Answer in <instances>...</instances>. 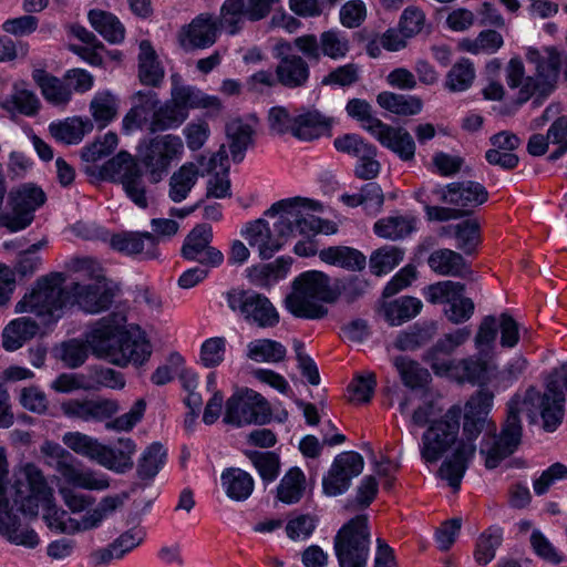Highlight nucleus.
<instances>
[{
	"mask_svg": "<svg viewBox=\"0 0 567 567\" xmlns=\"http://www.w3.org/2000/svg\"><path fill=\"white\" fill-rule=\"evenodd\" d=\"M135 103L125 114L122 122L123 131L130 133L134 130H148V114L159 104L158 95L153 91H138L134 95Z\"/></svg>",
	"mask_w": 567,
	"mask_h": 567,
	"instance_id": "obj_27",
	"label": "nucleus"
},
{
	"mask_svg": "<svg viewBox=\"0 0 567 567\" xmlns=\"http://www.w3.org/2000/svg\"><path fill=\"white\" fill-rule=\"evenodd\" d=\"M504 44L503 37L495 30H483L474 40H464L461 48L470 53H494Z\"/></svg>",
	"mask_w": 567,
	"mask_h": 567,
	"instance_id": "obj_58",
	"label": "nucleus"
},
{
	"mask_svg": "<svg viewBox=\"0 0 567 567\" xmlns=\"http://www.w3.org/2000/svg\"><path fill=\"white\" fill-rule=\"evenodd\" d=\"M49 131L56 141L78 144L85 134L93 131V122L90 118L71 117L63 122L51 123Z\"/></svg>",
	"mask_w": 567,
	"mask_h": 567,
	"instance_id": "obj_37",
	"label": "nucleus"
},
{
	"mask_svg": "<svg viewBox=\"0 0 567 567\" xmlns=\"http://www.w3.org/2000/svg\"><path fill=\"white\" fill-rule=\"evenodd\" d=\"M306 489V476L298 467L290 468L277 487V498L285 504L298 503Z\"/></svg>",
	"mask_w": 567,
	"mask_h": 567,
	"instance_id": "obj_47",
	"label": "nucleus"
},
{
	"mask_svg": "<svg viewBox=\"0 0 567 567\" xmlns=\"http://www.w3.org/2000/svg\"><path fill=\"white\" fill-rule=\"evenodd\" d=\"M220 480L227 496L234 501H245L254 491L251 475L240 468L231 467L225 470L221 473Z\"/></svg>",
	"mask_w": 567,
	"mask_h": 567,
	"instance_id": "obj_39",
	"label": "nucleus"
},
{
	"mask_svg": "<svg viewBox=\"0 0 567 567\" xmlns=\"http://www.w3.org/2000/svg\"><path fill=\"white\" fill-rule=\"evenodd\" d=\"M63 444L74 453L99 463L102 446L96 439L82 432H66L62 436Z\"/></svg>",
	"mask_w": 567,
	"mask_h": 567,
	"instance_id": "obj_50",
	"label": "nucleus"
},
{
	"mask_svg": "<svg viewBox=\"0 0 567 567\" xmlns=\"http://www.w3.org/2000/svg\"><path fill=\"white\" fill-rule=\"evenodd\" d=\"M403 259V251L396 247L385 246L375 250L370 257L371 272L381 276L390 272Z\"/></svg>",
	"mask_w": 567,
	"mask_h": 567,
	"instance_id": "obj_59",
	"label": "nucleus"
},
{
	"mask_svg": "<svg viewBox=\"0 0 567 567\" xmlns=\"http://www.w3.org/2000/svg\"><path fill=\"white\" fill-rule=\"evenodd\" d=\"M199 176V169L194 163H185L169 178V198L179 203L188 196Z\"/></svg>",
	"mask_w": 567,
	"mask_h": 567,
	"instance_id": "obj_41",
	"label": "nucleus"
},
{
	"mask_svg": "<svg viewBox=\"0 0 567 567\" xmlns=\"http://www.w3.org/2000/svg\"><path fill=\"white\" fill-rule=\"evenodd\" d=\"M39 330V323L30 317L13 319L2 330V348L8 352L17 351L33 339Z\"/></svg>",
	"mask_w": 567,
	"mask_h": 567,
	"instance_id": "obj_26",
	"label": "nucleus"
},
{
	"mask_svg": "<svg viewBox=\"0 0 567 567\" xmlns=\"http://www.w3.org/2000/svg\"><path fill=\"white\" fill-rule=\"evenodd\" d=\"M526 60L534 65L533 75H525V66L519 58H512L506 66V82L511 89H518L516 103L523 105L530 99L540 105L558 86L560 53L554 47L543 51L529 48Z\"/></svg>",
	"mask_w": 567,
	"mask_h": 567,
	"instance_id": "obj_4",
	"label": "nucleus"
},
{
	"mask_svg": "<svg viewBox=\"0 0 567 567\" xmlns=\"http://www.w3.org/2000/svg\"><path fill=\"white\" fill-rule=\"evenodd\" d=\"M188 113L186 111H179L169 101L152 110V116L148 123V132L157 133L167 130L176 128L187 118Z\"/></svg>",
	"mask_w": 567,
	"mask_h": 567,
	"instance_id": "obj_43",
	"label": "nucleus"
},
{
	"mask_svg": "<svg viewBox=\"0 0 567 567\" xmlns=\"http://www.w3.org/2000/svg\"><path fill=\"white\" fill-rule=\"evenodd\" d=\"M218 21L210 13H200L177 32V42L185 51L210 48L217 41Z\"/></svg>",
	"mask_w": 567,
	"mask_h": 567,
	"instance_id": "obj_18",
	"label": "nucleus"
},
{
	"mask_svg": "<svg viewBox=\"0 0 567 567\" xmlns=\"http://www.w3.org/2000/svg\"><path fill=\"white\" fill-rule=\"evenodd\" d=\"M226 133L230 141L229 148L233 161L241 162L245 151L251 143V127L240 120H234L227 124Z\"/></svg>",
	"mask_w": 567,
	"mask_h": 567,
	"instance_id": "obj_51",
	"label": "nucleus"
},
{
	"mask_svg": "<svg viewBox=\"0 0 567 567\" xmlns=\"http://www.w3.org/2000/svg\"><path fill=\"white\" fill-rule=\"evenodd\" d=\"M360 80V66L355 63L340 65L321 80L324 86L349 87Z\"/></svg>",
	"mask_w": 567,
	"mask_h": 567,
	"instance_id": "obj_64",
	"label": "nucleus"
},
{
	"mask_svg": "<svg viewBox=\"0 0 567 567\" xmlns=\"http://www.w3.org/2000/svg\"><path fill=\"white\" fill-rule=\"evenodd\" d=\"M101 177L120 183L126 196L140 208H147L151 196L146 189L143 172L137 159L125 151H121L109 159L101 168Z\"/></svg>",
	"mask_w": 567,
	"mask_h": 567,
	"instance_id": "obj_8",
	"label": "nucleus"
},
{
	"mask_svg": "<svg viewBox=\"0 0 567 567\" xmlns=\"http://www.w3.org/2000/svg\"><path fill=\"white\" fill-rule=\"evenodd\" d=\"M321 55H326L332 60L344 58L349 50V41L340 32L329 30L320 34Z\"/></svg>",
	"mask_w": 567,
	"mask_h": 567,
	"instance_id": "obj_63",
	"label": "nucleus"
},
{
	"mask_svg": "<svg viewBox=\"0 0 567 567\" xmlns=\"http://www.w3.org/2000/svg\"><path fill=\"white\" fill-rule=\"evenodd\" d=\"M453 369L460 374L461 380L484 384L491 380L495 367L486 360L468 358L458 361Z\"/></svg>",
	"mask_w": 567,
	"mask_h": 567,
	"instance_id": "obj_49",
	"label": "nucleus"
},
{
	"mask_svg": "<svg viewBox=\"0 0 567 567\" xmlns=\"http://www.w3.org/2000/svg\"><path fill=\"white\" fill-rule=\"evenodd\" d=\"M18 516L10 505L0 508V534L10 543L34 548L39 544V537L33 529H19Z\"/></svg>",
	"mask_w": 567,
	"mask_h": 567,
	"instance_id": "obj_32",
	"label": "nucleus"
},
{
	"mask_svg": "<svg viewBox=\"0 0 567 567\" xmlns=\"http://www.w3.org/2000/svg\"><path fill=\"white\" fill-rule=\"evenodd\" d=\"M564 390L567 391V364H561L550 373L544 393L529 388L523 399L519 395L511 399L501 434L487 435L482 442L481 453L485 455L487 468L497 467L520 444L522 424L518 414L523 408L529 413L539 411L545 431L554 432L557 429L564 415Z\"/></svg>",
	"mask_w": 567,
	"mask_h": 567,
	"instance_id": "obj_1",
	"label": "nucleus"
},
{
	"mask_svg": "<svg viewBox=\"0 0 567 567\" xmlns=\"http://www.w3.org/2000/svg\"><path fill=\"white\" fill-rule=\"evenodd\" d=\"M90 113L102 130L117 116L118 100L109 91L97 92L90 102Z\"/></svg>",
	"mask_w": 567,
	"mask_h": 567,
	"instance_id": "obj_44",
	"label": "nucleus"
},
{
	"mask_svg": "<svg viewBox=\"0 0 567 567\" xmlns=\"http://www.w3.org/2000/svg\"><path fill=\"white\" fill-rule=\"evenodd\" d=\"M269 402L258 392L245 389L226 401L223 421L237 427L248 424H266L271 419Z\"/></svg>",
	"mask_w": 567,
	"mask_h": 567,
	"instance_id": "obj_10",
	"label": "nucleus"
},
{
	"mask_svg": "<svg viewBox=\"0 0 567 567\" xmlns=\"http://www.w3.org/2000/svg\"><path fill=\"white\" fill-rule=\"evenodd\" d=\"M372 136L385 148L393 152L403 162H410L415 156V142L412 135L401 126L386 123L379 125Z\"/></svg>",
	"mask_w": 567,
	"mask_h": 567,
	"instance_id": "obj_23",
	"label": "nucleus"
},
{
	"mask_svg": "<svg viewBox=\"0 0 567 567\" xmlns=\"http://www.w3.org/2000/svg\"><path fill=\"white\" fill-rule=\"evenodd\" d=\"M183 151L184 143L178 135H157L140 145L137 163L145 169L148 181L157 184L168 174L172 163Z\"/></svg>",
	"mask_w": 567,
	"mask_h": 567,
	"instance_id": "obj_7",
	"label": "nucleus"
},
{
	"mask_svg": "<svg viewBox=\"0 0 567 567\" xmlns=\"http://www.w3.org/2000/svg\"><path fill=\"white\" fill-rule=\"evenodd\" d=\"M341 285L319 270L300 274L291 284L285 298L286 309L296 318L318 320L328 315L323 303H333L341 295Z\"/></svg>",
	"mask_w": 567,
	"mask_h": 567,
	"instance_id": "obj_5",
	"label": "nucleus"
},
{
	"mask_svg": "<svg viewBox=\"0 0 567 567\" xmlns=\"http://www.w3.org/2000/svg\"><path fill=\"white\" fill-rule=\"evenodd\" d=\"M22 476L23 481L19 480L16 485V504H19L20 511L30 517H35L41 507L47 526L60 534L74 535L99 528L121 505L117 496H106L95 508L89 509L78 519L53 503V491L37 465L25 464Z\"/></svg>",
	"mask_w": 567,
	"mask_h": 567,
	"instance_id": "obj_2",
	"label": "nucleus"
},
{
	"mask_svg": "<svg viewBox=\"0 0 567 567\" xmlns=\"http://www.w3.org/2000/svg\"><path fill=\"white\" fill-rule=\"evenodd\" d=\"M179 111L188 109H210L219 110L220 102L215 96L204 94L202 91L187 86L175 84L172 89V99L168 100Z\"/></svg>",
	"mask_w": 567,
	"mask_h": 567,
	"instance_id": "obj_30",
	"label": "nucleus"
},
{
	"mask_svg": "<svg viewBox=\"0 0 567 567\" xmlns=\"http://www.w3.org/2000/svg\"><path fill=\"white\" fill-rule=\"evenodd\" d=\"M87 391H95L101 388L121 389L125 381L122 374L111 368L92 367L85 374Z\"/></svg>",
	"mask_w": 567,
	"mask_h": 567,
	"instance_id": "obj_55",
	"label": "nucleus"
},
{
	"mask_svg": "<svg viewBox=\"0 0 567 567\" xmlns=\"http://www.w3.org/2000/svg\"><path fill=\"white\" fill-rule=\"evenodd\" d=\"M503 534L501 529H487L477 539L474 551L475 560L480 565H487L495 557L496 549L501 546Z\"/></svg>",
	"mask_w": 567,
	"mask_h": 567,
	"instance_id": "obj_61",
	"label": "nucleus"
},
{
	"mask_svg": "<svg viewBox=\"0 0 567 567\" xmlns=\"http://www.w3.org/2000/svg\"><path fill=\"white\" fill-rule=\"evenodd\" d=\"M413 229L414 218L408 216H389L374 224L377 235L392 240L410 235Z\"/></svg>",
	"mask_w": 567,
	"mask_h": 567,
	"instance_id": "obj_52",
	"label": "nucleus"
},
{
	"mask_svg": "<svg viewBox=\"0 0 567 567\" xmlns=\"http://www.w3.org/2000/svg\"><path fill=\"white\" fill-rule=\"evenodd\" d=\"M319 258L326 264L351 271H360L364 269L367 264L365 256L361 251L348 246L323 248L319 251Z\"/></svg>",
	"mask_w": 567,
	"mask_h": 567,
	"instance_id": "obj_35",
	"label": "nucleus"
},
{
	"mask_svg": "<svg viewBox=\"0 0 567 567\" xmlns=\"http://www.w3.org/2000/svg\"><path fill=\"white\" fill-rule=\"evenodd\" d=\"M69 306H79L89 313H99L111 307L115 297V289L104 276H97L93 284L82 285L72 282L68 285Z\"/></svg>",
	"mask_w": 567,
	"mask_h": 567,
	"instance_id": "obj_15",
	"label": "nucleus"
},
{
	"mask_svg": "<svg viewBox=\"0 0 567 567\" xmlns=\"http://www.w3.org/2000/svg\"><path fill=\"white\" fill-rule=\"evenodd\" d=\"M44 192L32 184H24L9 193L10 218L6 228L12 233L27 228L34 218V212L45 202Z\"/></svg>",
	"mask_w": 567,
	"mask_h": 567,
	"instance_id": "obj_14",
	"label": "nucleus"
},
{
	"mask_svg": "<svg viewBox=\"0 0 567 567\" xmlns=\"http://www.w3.org/2000/svg\"><path fill=\"white\" fill-rule=\"evenodd\" d=\"M32 79L40 87L47 102L54 106L65 107L72 99V90L63 80L37 69L32 72Z\"/></svg>",
	"mask_w": 567,
	"mask_h": 567,
	"instance_id": "obj_29",
	"label": "nucleus"
},
{
	"mask_svg": "<svg viewBox=\"0 0 567 567\" xmlns=\"http://www.w3.org/2000/svg\"><path fill=\"white\" fill-rule=\"evenodd\" d=\"M436 333V326L433 322L414 324L408 330L401 331L392 343L399 351H414L429 343Z\"/></svg>",
	"mask_w": 567,
	"mask_h": 567,
	"instance_id": "obj_40",
	"label": "nucleus"
},
{
	"mask_svg": "<svg viewBox=\"0 0 567 567\" xmlns=\"http://www.w3.org/2000/svg\"><path fill=\"white\" fill-rule=\"evenodd\" d=\"M427 262L430 268L441 276L470 278L473 274L463 256L447 248L434 250Z\"/></svg>",
	"mask_w": 567,
	"mask_h": 567,
	"instance_id": "obj_28",
	"label": "nucleus"
},
{
	"mask_svg": "<svg viewBox=\"0 0 567 567\" xmlns=\"http://www.w3.org/2000/svg\"><path fill=\"white\" fill-rule=\"evenodd\" d=\"M369 545L368 518L364 515L355 516L334 537V550L340 567H367Z\"/></svg>",
	"mask_w": 567,
	"mask_h": 567,
	"instance_id": "obj_9",
	"label": "nucleus"
},
{
	"mask_svg": "<svg viewBox=\"0 0 567 567\" xmlns=\"http://www.w3.org/2000/svg\"><path fill=\"white\" fill-rule=\"evenodd\" d=\"M289 42H281L277 45L278 63L275 69L278 84L287 89L303 87L310 78V68L305 58L290 51Z\"/></svg>",
	"mask_w": 567,
	"mask_h": 567,
	"instance_id": "obj_20",
	"label": "nucleus"
},
{
	"mask_svg": "<svg viewBox=\"0 0 567 567\" xmlns=\"http://www.w3.org/2000/svg\"><path fill=\"white\" fill-rule=\"evenodd\" d=\"M436 193L442 202L464 208L482 205L488 197L485 187L472 181L451 183L445 189H439Z\"/></svg>",
	"mask_w": 567,
	"mask_h": 567,
	"instance_id": "obj_24",
	"label": "nucleus"
},
{
	"mask_svg": "<svg viewBox=\"0 0 567 567\" xmlns=\"http://www.w3.org/2000/svg\"><path fill=\"white\" fill-rule=\"evenodd\" d=\"M231 310L238 311L248 323L259 328H272L279 322V313L271 301L264 295L234 289L227 293Z\"/></svg>",
	"mask_w": 567,
	"mask_h": 567,
	"instance_id": "obj_12",
	"label": "nucleus"
},
{
	"mask_svg": "<svg viewBox=\"0 0 567 567\" xmlns=\"http://www.w3.org/2000/svg\"><path fill=\"white\" fill-rule=\"evenodd\" d=\"M423 303L420 299L411 296H403L383 305V312L391 326H401L416 317L422 310Z\"/></svg>",
	"mask_w": 567,
	"mask_h": 567,
	"instance_id": "obj_38",
	"label": "nucleus"
},
{
	"mask_svg": "<svg viewBox=\"0 0 567 567\" xmlns=\"http://www.w3.org/2000/svg\"><path fill=\"white\" fill-rule=\"evenodd\" d=\"M166 452L159 443L151 444L143 453L138 466L137 474L142 480L153 478L164 464Z\"/></svg>",
	"mask_w": 567,
	"mask_h": 567,
	"instance_id": "obj_60",
	"label": "nucleus"
},
{
	"mask_svg": "<svg viewBox=\"0 0 567 567\" xmlns=\"http://www.w3.org/2000/svg\"><path fill=\"white\" fill-rule=\"evenodd\" d=\"M377 102L382 109L403 116L415 115L422 109V102L419 97L392 92H381L377 96Z\"/></svg>",
	"mask_w": 567,
	"mask_h": 567,
	"instance_id": "obj_48",
	"label": "nucleus"
},
{
	"mask_svg": "<svg viewBox=\"0 0 567 567\" xmlns=\"http://www.w3.org/2000/svg\"><path fill=\"white\" fill-rule=\"evenodd\" d=\"M91 25L106 41L120 43L125 38V28L121 21L111 12L93 9L87 14Z\"/></svg>",
	"mask_w": 567,
	"mask_h": 567,
	"instance_id": "obj_42",
	"label": "nucleus"
},
{
	"mask_svg": "<svg viewBox=\"0 0 567 567\" xmlns=\"http://www.w3.org/2000/svg\"><path fill=\"white\" fill-rule=\"evenodd\" d=\"M138 49L140 81L148 86H158L164 79V69L155 49L148 40H142Z\"/></svg>",
	"mask_w": 567,
	"mask_h": 567,
	"instance_id": "obj_34",
	"label": "nucleus"
},
{
	"mask_svg": "<svg viewBox=\"0 0 567 567\" xmlns=\"http://www.w3.org/2000/svg\"><path fill=\"white\" fill-rule=\"evenodd\" d=\"M125 322L122 313H111L91 327L85 342L94 355L115 365L143 364L151 357L152 347L140 332L127 331Z\"/></svg>",
	"mask_w": 567,
	"mask_h": 567,
	"instance_id": "obj_3",
	"label": "nucleus"
},
{
	"mask_svg": "<svg viewBox=\"0 0 567 567\" xmlns=\"http://www.w3.org/2000/svg\"><path fill=\"white\" fill-rule=\"evenodd\" d=\"M460 431V414L449 410L440 420L432 421L424 431L420 454L425 463H436L455 443Z\"/></svg>",
	"mask_w": 567,
	"mask_h": 567,
	"instance_id": "obj_11",
	"label": "nucleus"
},
{
	"mask_svg": "<svg viewBox=\"0 0 567 567\" xmlns=\"http://www.w3.org/2000/svg\"><path fill=\"white\" fill-rule=\"evenodd\" d=\"M246 239L251 247H257L262 259H269L282 247L287 235L280 231L279 219L274 225V230L267 221L258 219L247 226Z\"/></svg>",
	"mask_w": 567,
	"mask_h": 567,
	"instance_id": "obj_22",
	"label": "nucleus"
},
{
	"mask_svg": "<svg viewBox=\"0 0 567 567\" xmlns=\"http://www.w3.org/2000/svg\"><path fill=\"white\" fill-rule=\"evenodd\" d=\"M136 451V445L133 440L121 437L115 447L107 445L102 446L99 464L117 472H124L133 467V455Z\"/></svg>",
	"mask_w": 567,
	"mask_h": 567,
	"instance_id": "obj_33",
	"label": "nucleus"
},
{
	"mask_svg": "<svg viewBox=\"0 0 567 567\" xmlns=\"http://www.w3.org/2000/svg\"><path fill=\"white\" fill-rule=\"evenodd\" d=\"M330 127V121L316 110L295 116L293 136L302 141L320 137Z\"/></svg>",
	"mask_w": 567,
	"mask_h": 567,
	"instance_id": "obj_36",
	"label": "nucleus"
},
{
	"mask_svg": "<svg viewBox=\"0 0 567 567\" xmlns=\"http://www.w3.org/2000/svg\"><path fill=\"white\" fill-rule=\"evenodd\" d=\"M349 116L355 118L361 123L362 128L371 135L379 128L383 122L372 115L371 105L361 99H352L346 106Z\"/></svg>",
	"mask_w": 567,
	"mask_h": 567,
	"instance_id": "obj_62",
	"label": "nucleus"
},
{
	"mask_svg": "<svg viewBox=\"0 0 567 567\" xmlns=\"http://www.w3.org/2000/svg\"><path fill=\"white\" fill-rule=\"evenodd\" d=\"M475 76L473 62L470 59L462 58L446 73L444 87L452 93L466 91L472 86Z\"/></svg>",
	"mask_w": 567,
	"mask_h": 567,
	"instance_id": "obj_46",
	"label": "nucleus"
},
{
	"mask_svg": "<svg viewBox=\"0 0 567 567\" xmlns=\"http://www.w3.org/2000/svg\"><path fill=\"white\" fill-rule=\"evenodd\" d=\"M63 272H50L38 278L32 289L16 303L17 313H32L44 324L56 322L69 306L68 285Z\"/></svg>",
	"mask_w": 567,
	"mask_h": 567,
	"instance_id": "obj_6",
	"label": "nucleus"
},
{
	"mask_svg": "<svg viewBox=\"0 0 567 567\" xmlns=\"http://www.w3.org/2000/svg\"><path fill=\"white\" fill-rule=\"evenodd\" d=\"M475 445L460 443L452 457L441 465L439 473L446 480L453 489H458L462 477L467 468L468 461L474 456Z\"/></svg>",
	"mask_w": 567,
	"mask_h": 567,
	"instance_id": "obj_31",
	"label": "nucleus"
},
{
	"mask_svg": "<svg viewBox=\"0 0 567 567\" xmlns=\"http://www.w3.org/2000/svg\"><path fill=\"white\" fill-rule=\"evenodd\" d=\"M364 467L363 457L353 451L338 454L327 475L322 480L323 493L328 496H338L347 492L351 480L361 474Z\"/></svg>",
	"mask_w": 567,
	"mask_h": 567,
	"instance_id": "obj_16",
	"label": "nucleus"
},
{
	"mask_svg": "<svg viewBox=\"0 0 567 567\" xmlns=\"http://www.w3.org/2000/svg\"><path fill=\"white\" fill-rule=\"evenodd\" d=\"M465 286L457 281H440L427 287L426 299L431 303L451 305L463 297Z\"/></svg>",
	"mask_w": 567,
	"mask_h": 567,
	"instance_id": "obj_57",
	"label": "nucleus"
},
{
	"mask_svg": "<svg viewBox=\"0 0 567 567\" xmlns=\"http://www.w3.org/2000/svg\"><path fill=\"white\" fill-rule=\"evenodd\" d=\"M7 104H11L14 110L27 116L35 115L41 105L37 94L29 90L23 82L14 83Z\"/></svg>",
	"mask_w": 567,
	"mask_h": 567,
	"instance_id": "obj_54",
	"label": "nucleus"
},
{
	"mask_svg": "<svg viewBox=\"0 0 567 567\" xmlns=\"http://www.w3.org/2000/svg\"><path fill=\"white\" fill-rule=\"evenodd\" d=\"M158 239L151 233L121 231L111 236L110 246L126 256L152 260L159 256Z\"/></svg>",
	"mask_w": 567,
	"mask_h": 567,
	"instance_id": "obj_21",
	"label": "nucleus"
},
{
	"mask_svg": "<svg viewBox=\"0 0 567 567\" xmlns=\"http://www.w3.org/2000/svg\"><path fill=\"white\" fill-rule=\"evenodd\" d=\"M392 362L403 384L408 388H422L431 378L426 369L422 368L419 362L410 359L409 357L398 355L393 358Z\"/></svg>",
	"mask_w": 567,
	"mask_h": 567,
	"instance_id": "obj_45",
	"label": "nucleus"
},
{
	"mask_svg": "<svg viewBox=\"0 0 567 567\" xmlns=\"http://www.w3.org/2000/svg\"><path fill=\"white\" fill-rule=\"evenodd\" d=\"M245 0H225L220 8L219 28L235 34L241 29L246 16Z\"/></svg>",
	"mask_w": 567,
	"mask_h": 567,
	"instance_id": "obj_56",
	"label": "nucleus"
},
{
	"mask_svg": "<svg viewBox=\"0 0 567 567\" xmlns=\"http://www.w3.org/2000/svg\"><path fill=\"white\" fill-rule=\"evenodd\" d=\"M286 348L278 341L261 339L248 344V358L258 362H280L286 357Z\"/></svg>",
	"mask_w": 567,
	"mask_h": 567,
	"instance_id": "obj_53",
	"label": "nucleus"
},
{
	"mask_svg": "<svg viewBox=\"0 0 567 567\" xmlns=\"http://www.w3.org/2000/svg\"><path fill=\"white\" fill-rule=\"evenodd\" d=\"M64 416L82 422H104L120 411L116 400L112 399H68L61 403Z\"/></svg>",
	"mask_w": 567,
	"mask_h": 567,
	"instance_id": "obj_19",
	"label": "nucleus"
},
{
	"mask_svg": "<svg viewBox=\"0 0 567 567\" xmlns=\"http://www.w3.org/2000/svg\"><path fill=\"white\" fill-rule=\"evenodd\" d=\"M307 202L301 198L279 200L266 212V215L275 216L280 213V231H285L287 238L295 233L303 236L320 233L322 230L321 219L302 210Z\"/></svg>",
	"mask_w": 567,
	"mask_h": 567,
	"instance_id": "obj_13",
	"label": "nucleus"
},
{
	"mask_svg": "<svg viewBox=\"0 0 567 567\" xmlns=\"http://www.w3.org/2000/svg\"><path fill=\"white\" fill-rule=\"evenodd\" d=\"M213 229L209 225H197L185 238L182 256L204 267H218L224 262L223 252L210 245Z\"/></svg>",
	"mask_w": 567,
	"mask_h": 567,
	"instance_id": "obj_17",
	"label": "nucleus"
},
{
	"mask_svg": "<svg viewBox=\"0 0 567 567\" xmlns=\"http://www.w3.org/2000/svg\"><path fill=\"white\" fill-rule=\"evenodd\" d=\"M62 478L73 487L89 491H104L110 486L109 480L92 470H81L75 466V458L60 462L54 468Z\"/></svg>",
	"mask_w": 567,
	"mask_h": 567,
	"instance_id": "obj_25",
	"label": "nucleus"
}]
</instances>
